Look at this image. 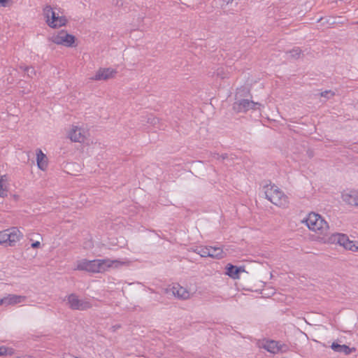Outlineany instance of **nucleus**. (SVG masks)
<instances>
[{"label": "nucleus", "instance_id": "obj_1", "mask_svg": "<svg viewBox=\"0 0 358 358\" xmlns=\"http://www.w3.org/2000/svg\"><path fill=\"white\" fill-rule=\"evenodd\" d=\"M119 263L117 260H110L108 259L94 260L83 259L76 262L75 269L90 273H102L113 265L117 266Z\"/></svg>", "mask_w": 358, "mask_h": 358}, {"label": "nucleus", "instance_id": "obj_2", "mask_svg": "<svg viewBox=\"0 0 358 358\" xmlns=\"http://www.w3.org/2000/svg\"><path fill=\"white\" fill-rule=\"evenodd\" d=\"M43 15L46 23L51 28H59L67 23L66 17L62 14L60 10L50 6H46L43 8Z\"/></svg>", "mask_w": 358, "mask_h": 358}, {"label": "nucleus", "instance_id": "obj_3", "mask_svg": "<svg viewBox=\"0 0 358 358\" xmlns=\"http://www.w3.org/2000/svg\"><path fill=\"white\" fill-rule=\"evenodd\" d=\"M308 228L319 235H327L328 223L320 215L315 213H310L308 217L302 221Z\"/></svg>", "mask_w": 358, "mask_h": 358}, {"label": "nucleus", "instance_id": "obj_4", "mask_svg": "<svg viewBox=\"0 0 358 358\" xmlns=\"http://www.w3.org/2000/svg\"><path fill=\"white\" fill-rule=\"evenodd\" d=\"M266 198L274 205L286 207L289 203L287 196L275 185L265 187Z\"/></svg>", "mask_w": 358, "mask_h": 358}, {"label": "nucleus", "instance_id": "obj_5", "mask_svg": "<svg viewBox=\"0 0 358 358\" xmlns=\"http://www.w3.org/2000/svg\"><path fill=\"white\" fill-rule=\"evenodd\" d=\"M22 237V233L15 227L8 229L0 232V243L13 246Z\"/></svg>", "mask_w": 358, "mask_h": 358}, {"label": "nucleus", "instance_id": "obj_6", "mask_svg": "<svg viewBox=\"0 0 358 358\" xmlns=\"http://www.w3.org/2000/svg\"><path fill=\"white\" fill-rule=\"evenodd\" d=\"M66 301L69 308L74 310H86L92 307L91 302L87 299H80L76 294L66 296L64 301Z\"/></svg>", "mask_w": 358, "mask_h": 358}, {"label": "nucleus", "instance_id": "obj_7", "mask_svg": "<svg viewBox=\"0 0 358 358\" xmlns=\"http://www.w3.org/2000/svg\"><path fill=\"white\" fill-rule=\"evenodd\" d=\"M259 347L264 348L268 352L272 354H277L279 352H286L288 351L289 348L287 345L281 343L279 341L274 340H262L258 343Z\"/></svg>", "mask_w": 358, "mask_h": 358}, {"label": "nucleus", "instance_id": "obj_8", "mask_svg": "<svg viewBox=\"0 0 358 358\" xmlns=\"http://www.w3.org/2000/svg\"><path fill=\"white\" fill-rule=\"evenodd\" d=\"M75 36L68 34L66 31L62 30L57 34H53L51 41L57 45L66 47H72L75 43Z\"/></svg>", "mask_w": 358, "mask_h": 358}, {"label": "nucleus", "instance_id": "obj_9", "mask_svg": "<svg viewBox=\"0 0 358 358\" xmlns=\"http://www.w3.org/2000/svg\"><path fill=\"white\" fill-rule=\"evenodd\" d=\"M260 106H262V104L259 102H255L248 99H241L234 103L233 110L236 113H246L250 109H259Z\"/></svg>", "mask_w": 358, "mask_h": 358}, {"label": "nucleus", "instance_id": "obj_10", "mask_svg": "<svg viewBox=\"0 0 358 358\" xmlns=\"http://www.w3.org/2000/svg\"><path fill=\"white\" fill-rule=\"evenodd\" d=\"M330 243H337L345 249L351 251L354 242L350 241L348 236L344 234H333L328 238Z\"/></svg>", "mask_w": 358, "mask_h": 358}, {"label": "nucleus", "instance_id": "obj_11", "mask_svg": "<svg viewBox=\"0 0 358 358\" xmlns=\"http://www.w3.org/2000/svg\"><path fill=\"white\" fill-rule=\"evenodd\" d=\"M87 131L82 127L73 125L69 131L68 136L71 141L83 143L86 138Z\"/></svg>", "mask_w": 358, "mask_h": 358}, {"label": "nucleus", "instance_id": "obj_12", "mask_svg": "<svg viewBox=\"0 0 358 358\" xmlns=\"http://www.w3.org/2000/svg\"><path fill=\"white\" fill-rule=\"evenodd\" d=\"M117 71L111 68H100L91 78L93 80H107L115 78Z\"/></svg>", "mask_w": 358, "mask_h": 358}, {"label": "nucleus", "instance_id": "obj_13", "mask_svg": "<svg viewBox=\"0 0 358 358\" xmlns=\"http://www.w3.org/2000/svg\"><path fill=\"white\" fill-rule=\"evenodd\" d=\"M173 294L178 299H187L189 297V292L185 287H181L180 285H174L171 287Z\"/></svg>", "mask_w": 358, "mask_h": 358}, {"label": "nucleus", "instance_id": "obj_14", "mask_svg": "<svg viewBox=\"0 0 358 358\" xmlns=\"http://www.w3.org/2000/svg\"><path fill=\"white\" fill-rule=\"evenodd\" d=\"M36 162L39 169L42 171L47 169L48 165V157L41 149L36 150Z\"/></svg>", "mask_w": 358, "mask_h": 358}, {"label": "nucleus", "instance_id": "obj_15", "mask_svg": "<svg viewBox=\"0 0 358 358\" xmlns=\"http://www.w3.org/2000/svg\"><path fill=\"white\" fill-rule=\"evenodd\" d=\"M4 297L6 299V306H14L20 303H23L26 301L27 299L25 296L17 294H8Z\"/></svg>", "mask_w": 358, "mask_h": 358}, {"label": "nucleus", "instance_id": "obj_16", "mask_svg": "<svg viewBox=\"0 0 358 358\" xmlns=\"http://www.w3.org/2000/svg\"><path fill=\"white\" fill-rule=\"evenodd\" d=\"M9 183L6 175L0 176V197L6 198L8 196Z\"/></svg>", "mask_w": 358, "mask_h": 358}, {"label": "nucleus", "instance_id": "obj_17", "mask_svg": "<svg viewBox=\"0 0 358 358\" xmlns=\"http://www.w3.org/2000/svg\"><path fill=\"white\" fill-rule=\"evenodd\" d=\"M208 249L209 251V257L221 259L225 257V253L224 252L222 248L220 247L208 246Z\"/></svg>", "mask_w": 358, "mask_h": 358}, {"label": "nucleus", "instance_id": "obj_18", "mask_svg": "<svg viewBox=\"0 0 358 358\" xmlns=\"http://www.w3.org/2000/svg\"><path fill=\"white\" fill-rule=\"evenodd\" d=\"M343 200L349 205L358 206V192L351 191L343 195Z\"/></svg>", "mask_w": 358, "mask_h": 358}, {"label": "nucleus", "instance_id": "obj_19", "mask_svg": "<svg viewBox=\"0 0 358 358\" xmlns=\"http://www.w3.org/2000/svg\"><path fill=\"white\" fill-rule=\"evenodd\" d=\"M331 347L335 352H343L346 355L351 354L355 350L354 348L352 349L346 345H339L336 343H333Z\"/></svg>", "mask_w": 358, "mask_h": 358}, {"label": "nucleus", "instance_id": "obj_20", "mask_svg": "<svg viewBox=\"0 0 358 358\" xmlns=\"http://www.w3.org/2000/svg\"><path fill=\"white\" fill-rule=\"evenodd\" d=\"M240 272V268L236 266H233L231 264H229L227 266L226 273L231 278L236 279L238 278V273Z\"/></svg>", "mask_w": 358, "mask_h": 358}, {"label": "nucleus", "instance_id": "obj_21", "mask_svg": "<svg viewBox=\"0 0 358 358\" xmlns=\"http://www.w3.org/2000/svg\"><path fill=\"white\" fill-rule=\"evenodd\" d=\"M208 250V246H198L193 251L202 257H208L209 251Z\"/></svg>", "mask_w": 358, "mask_h": 358}, {"label": "nucleus", "instance_id": "obj_22", "mask_svg": "<svg viewBox=\"0 0 358 358\" xmlns=\"http://www.w3.org/2000/svg\"><path fill=\"white\" fill-rule=\"evenodd\" d=\"M289 55L291 58L297 59L300 57L301 54V50L299 48H294L292 50L286 52Z\"/></svg>", "mask_w": 358, "mask_h": 358}, {"label": "nucleus", "instance_id": "obj_23", "mask_svg": "<svg viewBox=\"0 0 358 358\" xmlns=\"http://www.w3.org/2000/svg\"><path fill=\"white\" fill-rule=\"evenodd\" d=\"M159 119L152 115H149L147 117V123L152 125L156 126L159 123Z\"/></svg>", "mask_w": 358, "mask_h": 358}, {"label": "nucleus", "instance_id": "obj_24", "mask_svg": "<svg viewBox=\"0 0 358 358\" xmlns=\"http://www.w3.org/2000/svg\"><path fill=\"white\" fill-rule=\"evenodd\" d=\"M12 354V350L8 349L6 347L1 346L0 347V356L2 355H11Z\"/></svg>", "mask_w": 358, "mask_h": 358}, {"label": "nucleus", "instance_id": "obj_25", "mask_svg": "<svg viewBox=\"0 0 358 358\" xmlns=\"http://www.w3.org/2000/svg\"><path fill=\"white\" fill-rule=\"evenodd\" d=\"M217 76L224 79L227 76V74L224 71L223 68H220L217 70Z\"/></svg>", "mask_w": 358, "mask_h": 358}, {"label": "nucleus", "instance_id": "obj_26", "mask_svg": "<svg viewBox=\"0 0 358 358\" xmlns=\"http://www.w3.org/2000/svg\"><path fill=\"white\" fill-rule=\"evenodd\" d=\"M19 69H21L22 71H24V72H27L28 77L32 78V75H30L29 73V69H30V66H24V65H20L19 66Z\"/></svg>", "mask_w": 358, "mask_h": 358}, {"label": "nucleus", "instance_id": "obj_27", "mask_svg": "<svg viewBox=\"0 0 358 358\" xmlns=\"http://www.w3.org/2000/svg\"><path fill=\"white\" fill-rule=\"evenodd\" d=\"M328 94H330L331 96H334L335 94L334 92H332L331 90H326L324 92H321L320 96L329 98Z\"/></svg>", "mask_w": 358, "mask_h": 358}, {"label": "nucleus", "instance_id": "obj_28", "mask_svg": "<svg viewBox=\"0 0 358 358\" xmlns=\"http://www.w3.org/2000/svg\"><path fill=\"white\" fill-rule=\"evenodd\" d=\"M41 245V243L39 241H36L31 244V248H38Z\"/></svg>", "mask_w": 358, "mask_h": 358}, {"label": "nucleus", "instance_id": "obj_29", "mask_svg": "<svg viewBox=\"0 0 358 358\" xmlns=\"http://www.w3.org/2000/svg\"><path fill=\"white\" fill-rule=\"evenodd\" d=\"M351 251H352V252H358V243L357 244H355L354 243Z\"/></svg>", "mask_w": 358, "mask_h": 358}, {"label": "nucleus", "instance_id": "obj_30", "mask_svg": "<svg viewBox=\"0 0 358 358\" xmlns=\"http://www.w3.org/2000/svg\"><path fill=\"white\" fill-rule=\"evenodd\" d=\"M121 328V325L120 324H115V325H113L111 329H113V331H115L117 329Z\"/></svg>", "mask_w": 358, "mask_h": 358}, {"label": "nucleus", "instance_id": "obj_31", "mask_svg": "<svg viewBox=\"0 0 358 358\" xmlns=\"http://www.w3.org/2000/svg\"><path fill=\"white\" fill-rule=\"evenodd\" d=\"M29 73L30 75H32V76L36 75V71L32 67H30Z\"/></svg>", "mask_w": 358, "mask_h": 358}, {"label": "nucleus", "instance_id": "obj_32", "mask_svg": "<svg viewBox=\"0 0 358 358\" xmlns=\"http://www.w3.org/2000/svg\"><path fill=\"white\" fill-rule=\"evenodd\" d=\"M0 306H6L5 297L0 299Z\"/></svg>", "mask_w": 358, "mask_h": 358}, {"label": "nucleus", "instance_id": "obj_33", "mask_svg": "<svg viewBox=\"0 0 358 358\" xmlns=\"http://www.w3.org/2000/svg\"><path fill=\"white\" fill-rule=\"evenodd\" d=\"M223 2L226 3L227 4H229V3H231L234 0H222Z\"/></svg>", "mask_w": 358, "mask_h": 358}, {"label": "nucleus", "instance_id": "obj_34", "mask_svg": "<svg viewBox=\"0 0 358 358\" xmlns=\"http://www.w3.org/2000/svg\"><path fill=\"white\" fill-rule=\"evenodd\" d=\"M75 358H78V357H75Z\"/></svg>", "mask_w": 358, "mask_h": 358}]
</instances>
